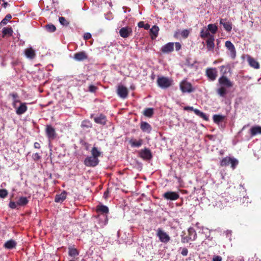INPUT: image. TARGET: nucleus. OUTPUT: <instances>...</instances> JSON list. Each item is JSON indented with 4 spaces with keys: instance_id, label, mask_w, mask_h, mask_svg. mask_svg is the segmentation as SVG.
<instances>
[{
    "instance_id": "1",
    "label": "nucleus",
    "mask_w": 261,
    "mask_h": 261,
    "mask_svg": "<svg viewBox=\"0 0 261 261\" xmlns=\"http://www.w3.org/2000/svg\"><path fill=\"white\" fill-rule=\"evenodd\" d=\"M91 156L86 159L85 163H98V157L101 155V152L98 150L97 148L94 147L91 150Z\"/></svg>"
},
{
    "instance_id": "2",
    "label": "nucleus",
    "mask_w": 261,
    "mask_h": 261,
    "mask_svg": "<svg viewBox=\"0 0 261 261\" xmlns=\"http://www.w3.org/2000/svg\"><path fill=\"white\" fill-rule=\"evenodd\" d=\"M157 84L162 89H167L170 87L172 84V81L167 77H159L157 79Z\"/></svg>"
},
{
    "instance_id": "3",
    "label": "nucleus",
    "mask_w": 261,
    "mask_h": 261,
    "mask_svg": "<svg viewBox=\"0 0 261 261\" xmlns=\"http://www.w3.org/2000/svg\"><path fill=\"white\" fill-rule=\"evenodd\" d=\"M188 232L187 236H181V242L184 243H188L189 241H194L197 238V233L194 228L190 227Z\"/></svg>"
},
{
    "instance_id": "4",
    "label": "nucleus",
    "mask_w": 261,
    "mask_h": 261,
    "mask_svg": "<svg viewBox=\"0 0 261 261\" xmlns=\"http://www.w3.org/2000/svg\"><path fill=\"white\" fill-rule=\"evenodd\" d=\"M179 87L183 93H191L194 90L192 84L186 80H183L180 83Z\"/></svg>"
},
{
    "instance_id": "5",
    "label": "nucleus",
    "mask_w": 261,
    "mask_h": 261,
    "mask_svg": "<svg viewBox=\"0 0 261 261\" xmlns=\"http://www.w3.org/2000/svg\"><path fill=\"white\" fill-rule=\"evenodd\" d=\"M156 236L160 241L164 243H167L170 240L169 236L160 228L156 230Z\"/></svg>"
},
{
    "instance_id": "6",
    "label": "nucleus",
    "mask_w": 261,
    "mask_h": 261,
    "mask_svg": "<svg viewBox=\"0 0 261 261\" xmlns=\"http://www.w3.org/2000/svg\"><path fill=\"white\" fill-rule=\"evenodd\" d=\"M163 197L167 200H176L179 198V195L176 192L168 191L164 193Z\"/></svg>"
},
{
    "instance_id": "7",
    "label": "nucleus",
    "mask_w": 261,
    "mask_h": 261,
    "mask_svg": "<svg viewBox=\"0 0 261 261\" xmlns=\"http://www.w3.org/2000/svg\"><path fill=\"white\" fill-rule=\"evenodd\" d=\"M205 73L209 80L214 81L216 79L217 71L215 68H207L206 69Z\"/></svg>"
},
{
    "instance_id": "8",
    "label": "nucleus",
    "mask_w": 261,
    "mask_h": 261,
    "mask_svg": "<svg viewBox=\"0 0 261 261\" xmlns=\"http://www.w3.org/2000/svg\"><path fill=\"white\" fill-rule=\"evenodd\" d=\"M219 83L222 86L221 87H226L230 88L232 87V83L226 77V75H222L218 80Z\"/></svg>"
},
{
    "instance_id": "9",
    "label": "nucleus",
    "mask_w": 261,
    "mask_h": 261,
    "mask_svg": "<svg viewBox=\"0 0 261 261\" xmlns=\"http://www.w3.org/2000/svg\"><path fill=\"white\" fill-rule=\"evenodd\" d=\"M132 33V29L129 27H123L119 30V34L120 36L123 38L128 37Z\"/></svg>"
},
{
    "instance_id": "10",
    "label": "nucleus",
    "mask_w": 261,
    "mask_h": 261,
    "mask_svg": "<svg viewBox=\"0 0 261 261\" xmlns=\"http://www.w3.org/2000/svg\"><path fill=\"white\" fill-rule=\"evenodd\" d=\"M117 93L121 98H125L128 96V91L125 87L119 85L117 90Z\"/></svg>"
},
{
    "instance_id": "11",
    "label": "nucleus",
    "mask_w": 261,
    "mask_h": 261,
    "mask_svg": "<svg viewBox=\"0 0 261 261\" xmlns=\"http://www.w3.org/2000/svg\"><path fill=\"white\" fill-rule=\"evenodd\" d=\"M225 46L230 51V56L232 59L236 57V50L234 45L230 41L225 42Z\"/></svg>"
},
{
    "instance_id": "12",
    "label": "nucleus",
    "mask_w": 261,
    "mask_h": 261,
    "mask_svg": "<svg viewBox=\"0 0 261 261\" xmlns=\"http://www.w3.org/2000/svg\"><path fill=\"white\" fill-rule=\"evenodd\" d=\"M46 133L49 139H54L56 137V133L55 128L51 125H48L46 127Z\"/></svg>"
},
{
    "instance_id": "13",
    "label": "nucleus",
    "mask_w": 261,
    "mask_h": 261,
    "mask_svg": "<svg viewBox=\"0 0 261 261\" xmlns=\"http://www.w3.org/2000/svg\"><path fill=\"white\" fill-rule=\"evenodd\" d=\"M140 156L143 159L148 161L152 158V154L150 150L148 148L142 149L140 152Z\"/></svg>"
},
{
    "instance_id": "14",
    "label": "nucleus",
    "mask_w": 261,
    "mask_h": 261,
    "mask_svg": "<svg viewBox=\"0 0 261 261\" xmlns=\"http://www.w3.org/2000/svg\"><path fill=\"white\" fill-rule=\"evenodd\" d=\"M215 37L214 36H211L209 38L206 40V45L207 50L213 51L215 45Z\"/></svg>"
},
{
    "instance_id": "15",
    "label": "nucleus",
    "mask_w": 261,
    "mask_h": 261,
    "mask_svg": "<svg viewBox=\"0 0 261 261\" xmlns=\"http://www.w3.org/2000/svg\"><path fill=\"white\" fill-rule=\"evenodd\" d=\"M174 43L169 42L163 46L161 49L162 53L164 54H169L173 51Z\"/></svg>"
},
{
    "instance_id": "16",
    "label": "nucleus",
    "mask_w": 261,
    "mask_h": 261,
    "mask_svg": "<svg viewBox=\"0 0 261 261\" xmlns=\"http://www.w3.org/2000/svg\"><path fill=\"white\" fill-rule=\"evenodd\" d=\"M73 58L76 61H82L87 59L88 56L85 51H82L75 53Z\"/></svg>"
},
{
    "instance_id": "17",
    "label": "nucleus",
    "mask_w": 261,
    "mask_h": 261,
    "mask_svg": "<svg viewBox=\"0 0 261 261\" xmlns=\"http://www.w3.org/2000/svg\"><path fill=\"white\" fill-rule=\"evenodd\" d=\"M97 218L100 226L103 227L107 224L108 222V214H98Z\"/></svg>"
},
{
    "instance_id": "18",
    "label": "nucleus",
    "mask_w": 261,
    "mask_h": 261,
    "mask_svg": "<svg viewBox=\"0 0 261 261\" xmlns=\"http://www.w3.org/2000/svg\"><path fill=\"white\" fill-rule=\"evenodd\" d=\"M109 208L108 206L99 204L96 207V212L98 214H108L109 213Z\"/></svg>"
},
{
    "instance_id": "19",
    "label": "nucleus",
    "mask_w": 261,
    "mask_h": 261,
    "mask_svg": "<svg viewBox=\"0 0 261 261\" xmlns=\"http://www.w3.org/2000/svg\"><path fill=\"white\" fill-rule=\"evenodd\" d=\"M24 54L27 58L30 59H33L36 57L35 50L32 47H29L24 50Z\"/></svg>"
},
{
    "instance_id": "20",
    "label": "nucleus",
    "mask_w": 261,
    "mask_h": 261,
    "mask_svg": "<svg viewBox=\"0 0 261 261\" xmlns=\"http://www.w3.org/2000/svg\"><path fill=\"white\" fill-rule=\"evenodd\" d=\"M94 121L98 124L105 125L107 123V118L104 115L100 114L94 118Z\"/></svg>"
},
{
    "instance_id": "21",
    "label": "nucleus",
    "mask_w": 261,
    "mask_h": 261,
    "mask_svg": "<svg viewBox=\"0 0 261 261\" xmlns=\"http://www.w3.org/2000/svg\"><path fill=\"white\" fill-rule=\"evenodd\" d=\"M67 192L63 191L61 193L56 195L55 198V201L58 203L63 202L66 198Z\"/></svg>"
},
{
    "instance_id": "22",
    "label": "nucleus",
    "mask_w": 261,
    "mask_h": 261,
    "mask_svg": "<svg viewBox=\"0 0 261 261\" xmlns=\"http://www.w3.org/2000/svg\"><path fill=\"white\" fill-rule=\"evenodd\" d=\"M20 106L16 110V113L18 115L24 114L28 110L26 103L20 102Z\"/></svg>"
},
{
    "instance_id": "23",
    "label": "nucleus",
    "mask_w": 261,
    "mask_h": 261,
    "mask_svg": "<svg viewBox=\"0 0 261 261\" xmlns=\"http://www.w3.org/2000/svg\"><path fill=\"white\" fill-rule=\"evenodd\" d=\"M140 128L141 130L144 132H146L148 134L150 133L151 132V130L152 129V127L151 125L146 122H141L140 123Z\"/></svg>"
},
{
    "instance_id": "24",
    "label": "nucleus",
    "mask_w": 261,
    "mask_h": 261,
    "mask_svg": "<svg viewBox=\"0 0 261 261\" xmlns=\"http://www.w3.org/2000/svg\"><path fill=\"white\" fill-rule=\"evenodd\" d=\"M247 61L249 64V65L255 68V69H259V64L257 61H256L254 58L252 57L249 56L247 58Z\"/></svg>"
},
{
    "instance_id": "25",
    "label": "nucleus",
    "mask_w": 261,
    "mask_h": 261,
    "mask_svg": "<svg viewBox=\"0 0 261 261\" xmlns=\"http://www.w3.org/2000/svg\"><path fill=\"white\" fill-rule=\"evenodd\" d=\"M220 23L222 24L224 29L227 32H230L232 29V24L230 22H226V19H221Z\"/></svg>"
},
{
    "instance_id": "26",
    "label": "nucleus",
    "mask_w": 261,
    "mask_h": 261,
    "mask_svg": "<svg viewBox=\"0 0 261 261\" xmlns=\"http://www.w3.org/2000/svg\"><path fill=\"white\" fill-rule=\"evenodd\" d=\"M17 245V243L14 240H10L8 241H7L4 246L5 248L8 249H12L13 248H15V247Z\"/></svg>"
},
{
    "instance_id": "27",
    "label": "nucleus",
    "mask_w": 261,
    "mask_h": 261,
    "mask_svg": "<svg viewBox=\"0 0 261 261\" xmlns=\"http://www.w3.org/2000/svg\"><path fill=\"white\" fill-rule=\"evenodd\" d=\"M213 36L214 35L210 34L207 29H206L205 28H203L200 31V36L202 39H205V38H209L211 36Z\"/></svg>"
},
{
    "instance_id": "28",
    "label": "nucleus",
    "mask_w": 261,
    "mask_h": 261,
    "mask_svg": "<svg viewBox=\"0 0 261 261\" xmlns=\"http://www.w3.org/2000/svg\"><path fill=\"white\" fill-rule=\"evenodd\" d=\"M79 254V251L74 248L69 247L68 248V255L72 258H74Z\"/></svg>"
},
{
    "instance_id": "29",
    "label": "nucleus",
    "mask_w": 261,
    "mask_h": 261,
    "mask_svg": "<svg viewBox=\"0 0 261 261\" xmlns=\"http://www.w3.org/2000/svg\"><path fill=\"white\" fill-rule=\"evenodd\" d=\"M250 134L251 136H254L257 134H261V126H255L250 129Z\"/></svg>"
},
{
    "instance_id": "30",
    "label": "nucleus",
    "mask_w": 261,
    "mask_h": 261,
    "mask_svg": "<svg viewBox=\"0 0 261 261\" xmlns=\"http://www.w3.org/2000/svg\"><path fill=\"white\" fill-rule=\"evenodd\" d=\"M159 31V28L156 25H153L150 29V33L151 35H152L153 36H151V39H155L158 35V32Z\"/></svg>"
},
{
    "instance_id": "31",
    "label": "nucleus",
    "mask_w": 261,
    "mask_h": 261,
    "mask_svg": "<svg viewBox=\"0 0 261 261\" xmlns=\"http://www.w3.org/2000/svg\"><path fill=\"white\" fill-rule=\"evenodd\" d=\"M230 67L229 64L226 65H222L220 67V70L222 75H226V74L230 71Z\"/></svg>"
},
{
    "instance_id": "32",
    "label": "nucleus",
    "mask_w": 261,
    "mask_h": 261,
    "mask_svg": "<svg viewBox=\"0 0 261 261\" xmlns=\"http://www.w3.org/2000/svg\"><path fill=\"white\" fill-rule=\"evenodd\" d=\"M225 118V116L221 115H214L213 117L214 122L217 124L223 121Z\"/></svg>"
},
{
    "instance_id": "33",
    "label": "nucleus",
    "mask_w": 261,
    "mask_h": 261,
    "mask_svg": "<svg viewBox=\"0 0 261 261\" xmlns=\"http://www.w3.org/2000/svg\"><path fill=\"white\" fill-rule=\"evenodd\" d=\"M3 37L5 36H11L13 34V30L12 28L5 27L3 29Z\"/></svg>"
},
{
    "instance_id": "34",
    "label": "nucleus",
    "mask_w": 261,
    "mask_h": 261,
    "mask_svg": "<svg viewBox=\"0 0 261 261\" xmlns=\"http://www.w3.org/2000/svg\"><path fill=\"white\" fill-rule=\"evenodd\" d=\"M28 199L25 197H20L17 201V204L18 206H23L28 204Z\"/></svg>"
},
{
    "instance_id": "35",
    "label": "nucleus",
    "mask_w": 261,
    "mask_h": 261,
    "mask_svg": "<svg viewBox=\"0 0 261 261\" xmlns=\"http://www.w3.org/2000/svg\"><path fill=\"white\" fill-rule=\"evenodd\" d=\"M129 143L132 147H139L142 145L143 141L142 139H140L138 141L130 140Z\"/></svg>"
},
{
    "instance_id": "36",
    "label": "nucleus",
    "mask_w": 261,
    "mask_h": 261,
    "mask_svg": "<svg viewBox=\"0 0 261 261\" xmlns=\"http://www.w3.org/2000/svg\"><path fill=\"white\" fill-rule=\"evenodd\" d=\"M238 161L237 159L234 158H232L230 157H226L222 159L221 163H237Z\"/></svg>"
},
{
    "instance_id": "37",
    "label": "nucleus",
    "mask_w": 261,
    "mask_h": 261,
    "mask_svg": "<svg viewBox=\"0 0 261 261\" xmlns=\"http://www.w3.org/2000/svg\"><path fill=\"white\" fill-rule=\"evenodd\" d=\"M217 93L221 97H225L227 91L225 87H221L217 90Z\"/></svg>"
},
{
    "instance_id": "38",
    "label": "nucleus",
    "mask_w": 261,
    "mask_h": 261,
    "mask_svg": "<svg viewBox=\"0 0 261 261\" xmlns=\"http://www.w3.org/2000/svg\"><path fill=\"white\" fill-rule=\"evenodd\" d=\"M153 113V109L152 108H146L143 111L144 115L149 118L152 116Z\"/></svg>"
},
{
    "instance_id": "39",
    "label": "nucleus",
    "mask_w": 261,
    "mask_h": 261,
    "mask_svg": "<svg viewBox=\"0 0 261 261\" xmlns=\"http://www.w3.org/2000/svg\"><path fill=\"white\" fill-rule=\"evenodd\" d=\"M194 112L195 113V114L196 115H197V116L202 118L204 120H208V117L206 115V114L205 113H203L202 112H201L200 110H199L198 109H195V110H194Z\"/></svg>"
},
{
    "instance_id": "40",
    "label": "nucleus",
    "mask_w": 261,
    "mask_h": 261,
    "mask_svg": "<svg viewBox=\"0 0 261 261\" xmlns=\"http://www.w3.org/2000/svg\"><path fill=\"white\" fill-rule=\"evenodd\" d=\"M207 30L209 32H211L212 34H215L216 33L218 30V27L214 24H209L207 25Z\"/></svg>"
},
{
    "instance_id": "41",
    "label": "nucleus",
    "mask_w": 261,
    "mask_h": 261,
    "mask_svg": "<svg viewBox=\"0 0 261 261\" xmlns=\"http://www.w3.org/2000/svg\"><path fill=\"white\" fill-rule=\"evenodd\" d=\"M12 18V16L10 14H8L6 15L5 17L1 21L0 24L1 25H6L7 24L8 22Z\"/></svg>"
},
{
    "instance_id": "42",
    "label": "nucleus",
    "mask_w": 261,
    "mask_h": 261,
    "mask_svg": "<svg viewBox=\"0 0 261 261\" xmlns=\"http://www.w3.org/2000/svg\"><path fill=\"white\" fill-rule=\"evenodd\" d=\"M45 29L47 30V31L49 32V33L54 32H55L56 30V27L54 25L52 24H49L46 25H45Z\"/></svg>"
},
{
    "instance_id": "43",
    "label": "nucleus",
    "mask_w": 261,
    "mask_h": 261,
    "mask_svg": "<svg viewBox=\"0 0 261 261\" xmlns=\"http://www.w3.org/2000/svg\"><path fill=\"white\" fill-rule=\"evenodd\" d=\"M138 26L139 28H143L145 30H148L150 28V25L148 23L144 24L143 21H140L138 23Z\"/></svg>"
},
{
    "instance_id": "44",
    "label": "nucleus",
    "mask_w": 261,
    "mask_h": 261,
    "mask_svg": "<svg viewBox=\"0 0 261 261\" xmlns=\"http://www.w3.org/2000/svg\"><path fill=\"white\" fill-rule=\"evenodd\" d=\"M59 20L60 23L63 25L67 26L69 24V22L64 17H60Z\"/></svg>"
},
{
    "instance_id": "45",
    "label": "nucleus",
    "mask_w": 261,
    "mask_h": 261,
    "mask_svg": "<svg viewBox=\"0 0 261 261\" xmlns=\"http://www.w3.org/2000/svg\"><path fill=\"white\" fill-rule=\"evenodd\" d=\"M189 34L190 31L187 29L182 30L180 33L181 36L184 38H187L189 36Z\"/></svg>"
},
{
    "instance_id": "46",
    "label": "nucleus",
    "mask_w": 261,
    "mask_h": 261,
    "mask_svg": "<svg viewBox=\"0 0 261 261\" xmlns=\"http://www.w3.org/2000/svg\"><path fill=\"white\" fill-rule=\"evenodd\" d=\"M8 191L6 189H1L0 190V197L2 198H4L6 197L8 195Z\"/></svg>"
},
{
    "instance_id": "47",
    "label": "nucleus",
    "mask_w": 261,
    "mask_h": 261,
    "mask_svg": "<svg viewBox=\"0 0 261 261\" xmlns=\"http://www.w3.org/2000/svg\"><path fill=\"white\" fill-rule=\"evenodd\" d=\"M32 158L35 162H38L41 158V156L38 153L33 154Z\"/></svg>"
},
{
    "instance_id": "48",
    "label": "nucleus",
    "mask_w": 261,
    "mask_h": 261,
    "mask_svg": "<svg viewBox=\"0 0 261 261\" xmlns=\"http://www.w3.org/2000/svg\"><path fill=\"white\" fill-rule=\"evenodd\" d=\"M90 125H91V124L90 123V121L85 120L82 122L81 126H82V127H85L88 128V127H91Z\"/></svg>"
},
{
    "instance_id": "49",
    "label": "nucleus",
    "mask_w": 261,
    "mask_h": 261,
    "mask_svg": "<svg viewBox=\"0 0 261 261\" xmlns=\"http://www.w3.org/2000/svg\"><path fill=\"white\" fill-rule=\"evenodd\" d=\"M18 206L17 204V202H15L14 201H10L9 203V206L11 208L14 209L16 208V207Z\"/></svg>"
},
{
    "instance_id": "50",
    "label": "nucleus",
    "mask_w": 261,
    "mask_h": 261,
    "mask_svg": "<svg viewBox=\"0 0 261 261\" xmlns=\"http://www.w3.org/2000/svg\"><path fill=\"white\" fill-rule=\"evenodd\" d=\"M82 145L86 150H88L90 147V144L86 142H82Z\"/></svg>"
},
{
    "instance_id": "51",
    "label": "nucleus",
    "mask_w": 261,
    "mask_h": 261,
    "mask_svg": "<svg viewBox=\"0 0 261 261\" xmlns=\"http://www.w3.org/2000/svg\"><path fill=\"white\" fill-rule=\"evenodd\" d=\"M97 89V87L94 85H90L89 87V91L91 92H95Z\"/></svg>"
},
{
    "instance_id": "52",
    "label": "nucleus",
    "mask_w": 261,
    "mask_h": 261,
    "mask_svg": "<svg viewBox=\"0 0 261 261\" xmlns=\"http://www.w3.org/2000/svg\"><path fill=\"white\" fill-rule=\"evenodd\" d=\"M188 250L187 248H184L182 249V251L181 252V254L183 255V256H187L188 255Z\"/></svg>"
},
{
    "instance_id": "53",
    "label": "nucleus",
    "mask_w": 261,
    "mask_h": 261,
    "mask_svg": "<svg viewBox=\"0 0 261 261\" xmlns=\"http://www.w3.org/2000/svg\"><path fill=\"white\" fill-rule=\"evenodd\" d=\"M175 49L177 51L181 49V45L180 43L179 42H175Z\"/></svg>"
},
{
    "instance_id": "54",
    "label": "nucleus",
    "mask_w": 261,
    "mask_h": 261,
    "mask_svg": "<svg viewBox=\"0 0 261 261\" xmlns=\"http://www.w3.org/2000/svg\"><path fill=\"white\" fill-rule=\"evenodd\" d=\"M84 38L85 40H88L91 38V35L89 33H86L84 34Z\"/></svg>"
},
{
    "instance_id": "55",
    "label": "nucleus",
    "mask_w": 261,
    "mask_h": 261,
    "mask_svg": "<svg viewBox=\"0 0 261 261\" xmlns=\"http://www.w3.org/2000/svg\"><path fill=\"white\" fill-rule=\"evenodd\" d=\"M34 147L36 149H39L41 148V144L40 143L36 142L34 144Z\"/></svg>"
},
{
    "instance_id": "56",
    "label": "nucleus",
    "mask_w": 261,
    "mask_h": 261,
    "mask_svg": "<svg viewBox=\"0 0 261 261\" xmlns=\"http://www.w3.org/2000/svg\"><path fill=\"white\" fill-rule=\"evenodd\" d=\"M213 261H222V257L220 256H215L213 258Z\"/></svg>"
},
{
    "instance_id": "57",
    "label": "nucleus",
    "mask_w": 261,
    "mask_h": 261,
    "mask_svg": "<svg viewBox=\"0 0 261 261\" xmlns=\"http://www.w3.org/2000/svg\"><path fill=\"white\" fill-rule=\"evenodd\" d=\"M109 193H110L109 190L107 189V190L106 191H105L103 194V198L106 199H107L109 197Z\"/></svg>"
},
{
    "instance_id": "58",
    "label": "nucleus",
    "mask_w": 261,
    "mask_h": 261,
    "mask_svg": "<svg viewBox=\"0 0 261 261\" xmlns=\"http://www.w3.org/2000/svg\"><path fill=\"white\" fill-rule=\"evenodd\" d=\"M184 110L194 111L195 109H194L193 107L187 106L184 108Z\"/></svg>"
},
{
    "instance_id": "59",
    "label": "nucleus",
    "mask_w": 261,
    "mask_h": 261,
    "mask_svg": "<svg viewBox=\"0 0 261 261\" xmlns=\"http://www.w3.org/2000/svg\"><path fill=\"white\" fill-rule=\"evenodd\" d=\"M10 95L13 97V100L14 99H16L18 97V94L16 93H11L10 94Z\"/></svg>"
},
{
    "instance_id": "60",
    "label": "nucleus",
    "mask_w": 261,
    "mask_h": 261,
    "mask_svg": "<svg viewBox=\"0 0 261 261\" xmlns=\"http://www.w3.org/2000/svg\"><path fill=\"white\" fill-rule=\"evenodd\" d=\"M17 102H20V101L18 99H14L13 102V106L14 108H16V105Z\"/></svg>"
},
{
    "instance_id": "61",
    "label": "nucleus",
    "mask_w": 261,
    "mask_h": 261,
    "mask_svg": "<svg viewBox=\"0 0 261 261\" xmlns=\"http://www.w3.org/2000/svg\"><path fill=\"white\" fill-rule=\"evenodd\" d=\"M8 5V3L7 2H4V3L2 4V6L5 8H7Z\"/></svg>"
},
{
    "instance_id": "62",
    "label": "nucleus",
    "mask_w": 261,
    "mask_h": 261,
    "mask_svg": "<svg viewBox=\"0 0 261 261\" xmlns=\"http://www.w3.org/2000/svg\"><path fill=\"white\" fill-rule=\"evenodd\" d=\"M178 33L177 32H175L174 35V37H175V38H177L178 37Z\"/></svg>"
},
{
    "instance_id": "63",
    "label": "nucleus",
    "mask_w": 261,
    "mask_h": 261,
    "mask_svg": "<svg viewBox=\"0 0 261 261\" xmlns=\"http://www.w3.org/2000/svg\"><path fill=\"white\" fill-rule=\"evenodd\" d=\"M236 165H237V164H231V167H232V168L233 169H234L236 168Z\"/></svg>"
},
{
    "instance_id": "64",
    "label": "nucleus",
    "mask_w": 261,
    "mask_h": 261,
    "mask_svg": "<svg viewBox=\"0 0 261 261\" xmlns=\"http://www.w3.org/2000/svg\"><path fill=\"white\" fill-rule=\"evenodd\" d=\"M90 166H92V167H94L97 164H89Z\"/></svg>"
}]
</instances>
